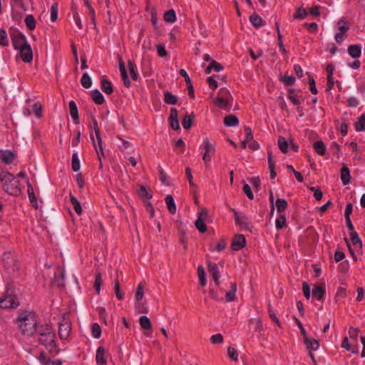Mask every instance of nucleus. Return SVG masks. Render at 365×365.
<instances>
[{
    "mask_svg": "<svg viewBox=\"0 0 365 365\" xmlns=\"http://www.w3.org/2000/svg\"><path fill=\"white\" fill-rule=\"evenodd\" d=\"M16 323L22 333L26 336L33 335L36 330L37 319L34 312L26 311L19 313Z\"/></svg>",
    "mask_w": 365,
    "mask_h": 365,
    "instance_id": "1",
    "label": "nucleus"
},
{
    "mask_svg": "<svg viewBox=\"0 0 365 365\" xmlns=\"http://www.w3.org/2000/svg\"><path fill=\"white\" fill-rule=\"evenodd\" d=\"M0 180L5 192L12 195L20 194L19 181L12 174L5 171L1 172Z\"/></svg>",
    "mask_w": 365,
    "mask_h": 365,
    "instance_id": "2",
    "label": "nucleus"
},
{
    "mask_svg": "<svg viewBox=\"0 0 365 365\" xmlns=\"http://www.w3.org/2000/svg\"><path fill=\"white\" fill-rule=\"evenodd\" d=\"M56 334L50 324L41 326L39 329V342L51 351L56 348Z\"/></svg>",
    "mask_w": 365,
    "mask_h": 365,
    "instance_id": "3",
    "label": "nucleus"
},
{
    "mask_svg": "<svg viewBox=\"0 0 365 365\" xmlns=\"http://www.w3.org/2000/svg\"><path fill=\"white\" fill-rule=\"evenodd\" d=\"M58 334L60 339L67 340L71 332V322L66 314L63 315L58 321Z\"/></svg>",
    "mask_w": 365,
    "mask_h": 365,
    "instance_id": "4",
    "label": "nucleus"
},
{
    "mask_svg": "<svg viewBox=\"0 0 365 365\" xmlns=\"http://www.w3.org/2000/svg\"><path fill=\"white\" fill-rule=\"evenodd\" d=\"M200 149L202 150V160L205 165L208 166L215 151L214 145L210 143L208 138H205L200 146Z\"/></svg>",
    "mask_w": 365,
    "mask_h": 365,
    "instance_id": "5",
    "label": "nucleus"
},
{
    "mask_svg": "<svg viewBox=\"0 0 365 365\" xmlns=\"http://www.w3.org/2000/svg\"><path fill=\"white\" fill-rule=\"evenodd\" d=\"M336 26L339 32L336 34L334 39L338 43H341L344 39L346 33L349 29V25L344 18H341L338 21Z\"/></svg>",
    "mask_w": 365,
    "mask_h": 365,
    "instance_id": "6",
    "label": "nucleus"
},
{
    "mask_svg": "<svg viewBox=\"0 0 365 365\" xmlns=\"http://www.w3.org/2000/svg\"><path fill=\"white\" fill-rule=\"evenodd\" d=\"M225 94H228V91L224 88L220 89L219 91L220 96L215 98L213 101L218 108L227 110L230 108V103L228 99L225 96Z\"/></svg>",
    "mask_w": 365,
    "mask_h": 365,
    "instance_id": "7",
    "label": "nucleus"
},
{
    "mask_svg": "<svg viewBox=\"0 0 365 365\" xmlns=\"http://www.w3.org/2000/svg\"><path fill=\"white\" fill-rule=\"evenodd\" d=\"M19 304L17 298L11 294L5 295L0 300V306L4 309H13L16 308Z\"/></svg>",
    "mask_w": 365,
    "mask_h": 365,
    "instance_id": "8",
    "label": "nucleus"
},
{
    "mask_svg": "<svg viewBox=\"0 0 365 365\" xmlns=\"http://www.w3.org/2000/svg\"><path fill=\"white\" fill-rule=\"evenodd\" d=\"M20 54L22 60L24 62H31L33 59V51L31 46L27 42H23V46H21Z\"/></svg>",
    "mask_w": 365,
    "mask_h": 365,
    "instance_id": "9",
    "label": "nucleus"
},
{
    "mask_svg": "<svg viewBox=\"0 0 365 365\" xmlns=\"http://www.w3.org/2000/svg\"><path fill=\"white\" fill-rule=\"evenodd\" d=\"M207 217V213L205 210H202L197 215V219L195 221V227L201 233H204L207 230V227L205 221Z\"/></svg>",
    "mask_w": 365,
    "mask_h": 365,
    "instance_id": "10",
    "label": "nucleus"
},
{
    "mask_svg": "<svg viewBox=\"0 0 365 365\" xmlns=\"http://www.w3.org/2000/svg\"><path fill=\"white\" fill-rule=\"evenodd\" d=\"M246 244V240L244 235H237L234 237L232 242V249L235 251H238L242 249Z\"/></svg>",
    "mask_w": 365,
    "mask_h": 365,
    "instance_id": "11",
    "label": "nucleus"
},
{
    "mask_svg": "<svg viewBox=\"0 0 365 365\" xmlns=\"http://www.w3.org/2000/svg\"><path fill=\"white\" fill-rule=\"evenodd\" d=\"M303 341L306 345V348L309 351V356L313 357L311 351H314L319 349V344L317 340L314 339H309L307 336H305L303 339Z\"/></svg>",
    "mask_w": 365,
    "mask_h": 365,
    "instance_id": "12",
    "label": "nucleus"
},
{
    "mask_svg": "<svg viewBox=\"0 0 365 365\" xmlns=\"http://www.w3.org/2000/svg\"><path fill=\"white\" fill-rule=\"evenodd\" d=\"M208 271L212 274V279L216 285L220 284V272L217 265L215 263L208 262Z\"/></svg>",
    "mask_w": 365,
    "mask_h": 365,
    "instance_id": "13",
    "label": "nucleus"
},
{
    "mask_svg": "<svg viewBox=\"0 0 365 365\" xmlns=\"http://www.w3.org/2000/svg\"><path fill=\"white\" fill-rule=\"evenodd\" d=\"M0 158L6 164H11L15 159V154L11 150H6L1 152Z\"/></svg>",
    "mask_w": 365,
    "mask_h": 365,
    "instance_id": "14",
    "label": "nucleus"
},
{
    "mask_svg": "<svg viewBox=\"0 0 365 365\" xmlns=\"http://www.w3.org/2000/svg\"><path fill=\"white\" fill-rule=\"evenodd\" d=\"M287 98L295 106L301 105L304 101L302 97L301 96H299L294 89H289L288 91Z\"/></svg>",
    "mask_w": 365,
    "mask_h": 365,
    "instance_id": "15",
    "label": "nucleus"
},
{
    "mask_svg": "<svg viewBox=\"0 0 365 365\" xmlns=\"http://www.w3.org/2000/svg\"><path fill=\"white\" fill-rule=\"evenodd\" d=\"M169 120L170 126L172 127L173 129H180V125L178 120V111L175 108H172L170 110V115Z\"/></svg>",
    "mask_w": 365,
    "mask_h": 365,
    "instance_id": "16",
    "label": "nucleus"
},
{
    "mask_svg": "<svg viewBox=\"0 0 365 365\" xmlns=\"http://www.w3.org/2000/svg\"><path fill=\"white\" fill-rule=\"evenodd\" d=\"M105 350L103 347L100 346L96 350V363L98 365H107L106 361L104 358Z\"/></svg>",
    "mask_w": 365,
    "mask_h": 365,
    "instance_id": "17",
    "label": "nucleus"
},
{
    "mask_svg": "<svg viewBox=\"0 0 365 365\" xmlns=\"http://www.w3.org/2000/svg\"><path fill=\"white\" fill-rule=\"evenodd\" d=\"M341 180L344 185L350 183V172L347 166L344 165L341 170Z\"/></svg>",
    "mask_w": 365,
    "mask_h": 365,
    "instance_id": "18",
    "label": "nucleus"
},
{
    "mask_svg": "<svg viewBox=\"0 0 365 365\" xmlns=\"http://www.w3.org/2000/svg\"><path fill=\"white\" fill-rule=\"evenodd\" d=\"M250 20L252 25L256 28H259L265 24V21H263L262 19L257 14H252L250 16Z\"/></svg>",
    "mask_w": 365,
    "mask_h": 365,
    "instance_id": "19",
    "label": "nucleus"
},
{
    "mask_svg": "<svg viewBox=\"0 0 365 365\" xmlns=\"http://www.w3.org/2000/svg\"><path fill=\"white\" fill-rule=\"evenodd\" d=\"M120 141V144L118 145V147L120 149L126 153H130L133 150V146L129 141H127L121 138H118Z\"/></svg>",
    "mask_w": 365,
    "mask_h": 365,
    "instance_id": "20",
    "label": "nucleus"
},
{
    "mask_svg": "<svg viewBox=\"0 0 365 365\" xmlns=\"http://www.w3.org/2000/svg\"><path fill=\"white\" fill-rule=\"evenodd\" d=\"M38 361L41 365H61V362L60 361H52L50 359H48L43 354H40L38 356Z\"/></svg>",
    "mask_w": 365,
    "mask_h": 365,
    "instance_id": "21",
    "label": "nucleus"
},
{
    "mask_svg": "<svg viewBox=\"0 0 365 365\" xmlns=\"http://www.w3.org/2000/svg\"><path fill=\"white\" fill-rule=\"evenodd\" d=\"M348 53L352 58H359L361 54V47L357 45H351L348 47Z\"/></svg>",
    "mask_w": 365,
    "mask_h": 365,
    "instance_id": "22",
    "label": "nucleus"
},
{
    "mask_svg": "<svg viewBox=\"0 0 365 365\" xmlns=\"http://www.w3.org/2000/svg\"><path fill=\"white\" fill-rule=\"evenodd\" d=\"M27 192H28L29 198V200H30V202H31V205L35 209H38L37 200L36 198V196H35V194H34V189H33L32 186L29 183L28 185Z\"/></svg>",
    "mask_w": 365,
    "mask_h": 365,
    "instance_id": "23",
    "label": "nucleus"
},
{
    "mask_svg": "<svg viewBox=\"0 0 365 365\" xmlns=\"http://www.w3.org/2000/svg\"><path fill=\"white\" fill-rule=\"evenodd\" d=\"M2 259L5 262V264L8 267H11L14 264L15 261L14 255L11 252H6L3 254Z\"/></svg>",
    "mask_w": 365,
    "mask_h": 365,
    "instance_id": "24",
    "label": "nucleus"
},
{
    "mask_svg": "<svg viewBox=\"0 0 365 365\" xmlns=\"http://www.w3.org/2000/svg\"><path fill=\"white\" fill-rule=\"evenodd\" d=\"M119 70H120L122 80L123 81V83H124L125 86L129 87L130 85V81L128 77L126 69H125V67L123 63H120Z\"/></svg>",
    "mask_w": 365,
    "mask_h": 365,
    "instance_id": "25",
    "label": "nucleus"
},
{
    "mask_svg": "<svg viewBox=\"0 0 365 365\" xmlns=\"http://www.w3.org/2000/svg\"><path fill=\"white\" fill-rule=\"evenodd\" d=\"M224 123L227 127H235L238 125L239 120L236 116L230 115L225 118Z\"/></svg>",
    "mask_w": 365,
    "mask_h": 365,
    "instance_id": "26",
    "label": "nucleus"
},
{
    "mask_svg": "<svg viewBox=\"0 0 365 365\" xmlns=\"http://www.w3.org/2000/svg\"><path fill=\"white\" fill-rule=\"evenodd\" d=\"M275 206L278 214L284 213V210L287 207V202L284 199L278 198L276 200Z\"/></svg>",
    "mask_w": 365,
    "mask_h": 365,
    "instance_id": "27",
    "label": "nucleus"
},
{
    "mask_svg": "<svg viewBox=\"0 0 365 365\" xmlns=\"http://www.w3.org/2000/svg\"><path fill=\"white\" fill-rule=\"evenodd\" d=\"M93 124L94 133L92 132L91 133H93L94 135V138L98 141V145L101 148V150L102 151V140H101V138L100 135V130L98 128L97 120L95 118L93 119Z\"/></svg>",
    "mask_w": 365,
    "mask_h": 365,
    "instance_id": "28",
    "label": "nucleus"
},
{
    "mask_svg": "<svg viewBox=\"0 0 365 365\" xmlns=\"http://www.w3.org/2000/svg\"><path fill=\"white\" fill-rule=\"evenodd\" d=\"M92 99L98 105L103 104L105 101L103 94L98 89L92 91Z\"/></svg>",
    "mask_w": 365,
    "mask_h": 365,
    "instance_id": "29",
    "label": "nucleus"
},
{
    "mask_svg": "<svg viewBox=\"0 0 365 365\" xmlns=\"http://www.w3.org/2000/svg\"><path fill=\"white\" fill-rule=\"evenodd\" d=\"M139 323L142 329L145 330H150L152 329V324L150 319L147 316H142L139 319Z\"/></svg>",
    "mask_w": 365,
    "mask_h": 365,
    "instance_id": "30",
    "label": "nucleus"
},
{
    "mask_svg": "<svg viewBox=\"0 0 365 365\" xmlns=\"http://www.w3.org/2000/svg\"><path fill=\"white\" fill-rule=\"evenodd\" d=\"M277 229H282L287 225V220L284 213L278 214V217L275 221Z\"/></svg>",
    "mask_w": 365,
    "mask_h": 365,
    "instance_id": "31",
    "label": "nucleus"
},
{
    "mask_svg": "<svg viewBox=\"0 0 365 365\" xmlns=\"http://www.w3.org/2000/svg\"><path fill=\"white\" fill-rule=\"evenodd\" d=\"M101 88L106 94H111L113 91L111 82L105 78L101 80Z\"/></svg>",
    "mask_w": 365,
    "mask_h": 365,
    "instance_id": "32",
    "label": "nucleus"
},
{
    "mask_svg": "<svg viewBox=\"0 0 365 365\" xmlns=\"http://www.w3.org/2000/svg\"><path fill=\"white\" fill-rule=\"evenodd\" d=\"M165 202L170 213L174 214L176 211V206L173 197L168 195L165 197Z\"/></svg>",
    "mask_w": 365,
    "mask_h": 365,
    "instance_id": "33",
    "label": "nucleus"
},
{
    "mask_svg": "<svg viewBox=\"0 0 365 365\" xmlns=\"http://www.w3.org/2000/svg\"><path fill=\"white\" fill-rule=\"evenodd\" d=\"M324 293L325 287L324 286H317L312 291L313 297L319 300L323 298Z\"/></svg>",
    "mask_w": 365,
    "mask_h": 365,
    "instance_id": "34",
    "label": "nucleus"
},
{
    "mask_svg": "<svg viewBox=\"0 0 365 365\" xmlns=\"http://www.w3.org/2000/svg\"><path fill=\"white\" fill-rule=\"evenodd\" d=\"M194 118H195V115L192 113L185 115L182 120V127L185 129L190 128Z\"/></svg>",
    "mask_w": 365,
    "mask_h": 365,
    "instance_id": "35",
    "label": "nucleus"
},
{
    "mask_svg": "<svg viewBox=\"0 0 365 365\" xmlns=\"http://www.w3.org/2000/svg\"><path fill=\"white\" fill-rule=\"evenodd\" d=\"M69 110H70V114L72 118L76 120V122L78 120V111L76 106V104L73 101H71L68 104Z\"/></svg>",
    "mask_w": 365,
    "mask_h": 365,
    "instance_id": "36",
    "label": "nucleus"
},
{
    "mask_svg": "<svg viewBox=\"0 0 365 365\" xmlns=\"http://www.w3.org/2000/svg\"><path fill=\"white\" fill-rule=\"evenodd\" d=\"M237 292V285L235 284H231V288L229 291L226 292V301L227 302H232L234 301Z\"/></svg>",
    "mask_w": 365,
    "mask_h": 365,
    "instance_id": "37",
    "label": "nucleus"
},
{
    "mask_svg": "<svg viewBox=\"0 0 365 365\" xmlns=\"http://www.w3.org/2000/svg\"><path fill=\"white\" fill-rule=\"evenodd\" d=\"M90 137L91 140L93 141V146L96 149L98 158L100 162H101V156H103V149L102 148V151L101 150L98 141L96 140V139H95L94 135L93 133H91ZM101 165H102V163H101Z\"/></svg>",
    "mask_w": 365,
    "mask_h": 365,
    "instance_id": "38",
    "label": "nucleus"
},
{
    "mask_svg": "<svg viewBox=\"0 0 365 365\" xmlns=\"http://www.w3.org/2000/svg\"><path fill=\"white\" fill-rule=\"evenodd\" d=\"M81 83L85 88H90L92 86V79L88 73H84L81 77Z\"/></svg>",
    "mask_w": 365,
    "mask_h": 365,
    "instance_id": "39",
    "label": "nucleus"
},
{
    "mask_svg": "<svg viewBox=\"0 0 365 365\" xmlns=\"http://www.w3.org/2000/svg\"><path fill=\"white\" fill-rule=\"evenodd\" d=\"M219 72L222 70V66L215 61H211L209 66L206 68V73H210L212 71Z\"/></svg>",
    "mask_w": 365,
    "mask_h": 365,
    "instance_id": "40",
    "label": "nucleus"
},
{
    "mask_svg": "<svg viewBox=\"0 0 365 365\" xmlns=\"http://www.w3.org/2000/svg\"><path fill=\"white\" fill-rule=\"evenodd\" d=\"M314 150L320 155H324L326 152V146L322 141H316L314 143Z\"/></svg>",
    "mask_w": 365,
    "mask_h": 365,
    "instance_id": "41",
    "label": "nucleus"
},
{
    "mask_svg": "<svg viewBox=\"0 0 365 365\" xmlns=\"http://www.w3.org/2000/svg\"><path fill=\"white\" fill-rule=\"evenodd\" d=\"M355 128L357 131L365 132V114H362L355 123Z\"/></svg>",
    "mask_w": 365,
    "mask_h": 365,
    "instance_id": "42",
    "label": "nucleus"
},
{
    "mask_svg": "<svg viewBox=\"0 0 365 365\" xmlns=\"http://www.w3.org/2000/svg\"><path fill=\"white\" fill-rule=\"evenodd\" d=\"M138 195L143 200H148L152 197L151 192L144 186H140L138 191Z\"/></svg>",
    "mask_w": 365,
    "mask_h": 365,
    "instance_id": "43",
    "label": "nucleus"
},
{
    "mask_svg": "<svg viewBox=\"0 0 365 365\" xmlns=\"http://www.w3.org/2000/svg\"><path fill=\"white\" fill-rule=\"evenodd\" d=\"M24 21L30 30H34L36 28V20L31 14L26 15Z\"/></svg>",
    "mask_w": 365,
    "mask_h": 365,
    "instance_id": "44",
    "label": "nucleus"
},
{
    "mask_svg": "<svg viewBox=\"0 0 365 365\" xmlns=\"http://www.w3.org/2000/svg\"><path fill=\"white\" fill-rule=\"evenodd\" d=\"M250 323L254 326L255 331H260L263 329L262 320L259 318H252L250 319Z\"/></svg>",
    "mask_w": 365,
    "mask_h": 365,
    "instance_id": "45",
    "label": "nucleus"
},
{
    "mask_svg": "<svg viewBox=\"0 0 365 365\" xmlns=\"http://www.w3.org/2000/svg\"><path fill=\"white\" fill-rule=\"evenodd\" d=\"M71 202L76 214L81 215L82 208L80 202L74 196L71 197Z\"/></svg>",
    "mask_w": 365,
    "mask_h": 365,
    "instance_id": "46",
    "label": "nucleus"
},
{
    "mask_svg": "<svg viewBox=\"0 0 365 365\" xmlns=\"http://www.w3.org/2000/svg\"><path fill=\"white\" fill-rule=\"evenodd\" d=\"M71 165H72V170L74 172H77L80 170V168H81L80 161H79V159L78 157V154L76 153H74L72 155Z\"/></svg>",
    "mask_w": 365,
    "mask_h": 365,
    "instance_id": "47",
    "label": "nucleus"
},
{
    "mask_svg": "<svg viewBox=\"0 0 365 365\" xmlns=\"http://www.w3.org/2000/svg\"><path fill=\"white\" fill-rule=\"evenodd\" d=\"M164 19L166 22L173 24L176 21L175 13L173 10H169L165 13Z\"/></svg>",
    "mask_w": 365,
    "mask_h": 365,
    "instance_id": "48",
    "label": "nucleus"
},
{
    "mask_svg": "<svg viewBox=\"0 0 365 365\" xmlns=\"http://www.w3.org/2000/svg\"><path fill=\"white\" fill-rule=\"evenodd\" d=\"M143 295H144L143 286L142 283H140L138 285V287H137V289H136V292L135 294V303H138L142 299Z\"/></svg>",
    "mask_w": 365,
    "mask_h": 365,
    "instance_id": "49",
    "label": "nucleus"
},
{
    "mask_svg": "<svg viewBox=\"0 0 365 365\" xmlns=\"http://www.w3.org/2000/svg\"><path fill=\"white\" fill-rule=\"evenodd\" d=\"M9 45V39L6 30L0 29V46H6Z\"/></svg>",
    "mask_w": 365,
    "mask_h": 365,
    "instance_id": "50",
    "label": "nucleus"
},
{
    "mask_svg": "<svg viewBox=\"0 0 365 365\" xmlns=\"http://www.w3.org/2000/svg\"><path fill=\"white\" fill-rule=\"evenodd\" d=\"M198 277L200 279V284L202 286H205L207 280L205 279V272L202 266H199L197 268Z\"/></svg>",
    "mask_w": 365,
    "mask_h": 365,
    "instance_id": "51",
    "label": "nucleus"
},
{
    "mask_svg": "<svg viewBox=\"0 0 365 365\" xmlns=\"http://www.w3.org/2000/svg\"><path fill=\"white\" fill-rule=\"evenodd\" d=\"M278 145L282 152L287 153L288 151V143L283 137H279L278 139Z\"/></svg>",
    "mask_w": 365,
    "mask_h": 365,
    "instance_id": "52",
    "label": "nucleus"
},
{
    "mask_svg": "<svg viewBox=\"0 0 365 365\" xmlns=\"http://www.w3.org/2000/svg\"><path fill=\"white\" fill-rule=\"evenodd\" d=\"M101 329L98 324L94 323L92 325V335L94 338L98 339L101 337Z\"/></svg>",
    "mask_w": 365,
    "mask_h": 365,
    "instance_id": "53",
    "label": "nucleus"
},
{
    "mask_svg": "<svg viewBox=\"0 0 365 365\" xmlns=\"http://www.w3.org/2000/svg\"><path fill=\"white\" fill-rule=\"evenodd\" d=\"M350 235H351L352 243L354 245L359 247V248H361L362 242H361V240H360V238L359 237L357 233L356 232H352L350 233Z\"/></svg>",
    "mask_w": 365,
    "mask_h": 365,
    "instance_id": "54",
    "label": "nucleus"
},
{
    "mask_svg": "<svg viewBox=\"0 0 365 365\" xmlns=\"http://www.w3.org/2000/svg\"><path fill=\"white\" fill-rule=\"evenodd\" d=\"M58 4H53L51 8V21L52 22H55L56 21L57 17H58Z\"/></svg>",
    "mask_w": 365,
    "mask_h": 365,
    "instance_id": "55",
    "label": "nucleus"
},
{
    "mask_svg": "<svg viewBox=\"0 0 365 365\" xmlns=\"http://www.w3.org/2000/svg\"><path fill=\"white\" fill-rule=\"evenodd\" d=\"M227 355L232 360H234L235 361H238V352L235 348L231 347V346L228 347L227 348Z\"/></svg>",
    "mask_w": 365,
    "mask_h": 365,
    "instance_id": "56",
    "label": "nucleus"
},
{
    "mask_svg": "<svg viewBox=\"0 0 365 365\" xmlns=\"http://www.w3.org/2000/svg\"><path fill=\"white\" fill-rule=\"evenodd\" d=\"M165 101L170 105H174L177 103V98L170 92H166L165 94Z\"/></svg>",
    "mask_w": 365,
    "mask_h": 365,
    "instance_id": "57",
    "label": "nucleus"
},
{
    "mask_svg": "<svg viewBox=\"0 0 365 365\" xmlns=\"http://www.w3.org/2000/svg\"><path fill=\"white\" fill-rule=\"evenodd\" d=\"M280 79L284 84L287 86H292L295 82V78L293 76L288 75L281 76Z\"/></svg>",
    "mask_w": 365,
    "mask_h": 365,
    "instance_id": "58",
    "label": "nucleus"
},
{
    "mask_svg": "<svg viewBox=\"0 0 365 365\" xmlns=\"http://www.w3.org/2000/svg\"><path fill=\"white\" fill-rule=\"evenodd\" d=\"M223 341V336L221 334H215L210 337V341L214 344H222Z\"/></svg>",
    "mask_w": 365,
    "mask_h": 365,
    "instance_id": "59",
    "label": "nucleus"
},
{
    "mask_svg": "<svg viewBox=\"0 0 365 365\" xmlns=\"http://www.w3.org/2000/svg\"><path fill=\"white\" fill-rule=\"evenodd\" d=\"M102 283V279L100 273H98L96 275V279L94 282V288L97 292V294H99L101 292V285Z\"/></svg>",
    "mask_w": 365,
    "mask_h": 365,
    "instance_id": "60",
    "label": "nucleus"
},
{
    "mask_svg": "<svg viewBox=\"0 0 365 365\" xmlns=\"http://www.w3.org/2000/svg\"><path fill=\"white\" fill-rule=\"evenodd\" d=\"M185 173H186V176H187V178L188 180L190 186L192 188H195L196 187V185L193 182V178H192V175L191 169L189 167H187L185 168Z\"/></svg>",
    "mask_w": 365,
    "mask_h": 365,
    "instance_id": "61",
    "label": "nucleus"
},
{
    "mask_svg": "<svg viewBox=\"0 0 365 365\" xmlns=\"http://www.w3.org/2000/svg\"><path fill=\"white\" fill-rule=\"evenodd\" d=\"M128 68H129V71L130 73V75L132 76V78L133 80L136 81L137 78H138V73H137L136 69H135V66L131 61L128 62Z\"/></svg>",
    "mask_w": 365,
    "mask_h": 365,
    "instance_id": "62",
    "label": "nucleus"
},
{
    "mask_svg": "<svg viewBox=\"0 0 365 365\" xmlns=\"http://www.w3.org/2000/svg\"><path fill=\"white\" fill-rule=\"evenodd\" d=\"M307 12L306 10L303 8H299L297 9L294 16L295 19L302 20L307 16Z\"/></svg>",
    "mask_w": 365,
    "mask_h": 365,
    "instance_id": "63",
    "label": "nucleus"
},
{
    "mask_svg": "<svg viewBox=\"0 0 365 365\" xmlns=\"http://www.w3.org/2000/svg\"><path fill=\"white\" fill-rule=\"evenodd\" d=\"M158 55L160 57H165L168 55V52L165 49V46L163 44H158L156 46Z\"/></svg>",
    "mask_w": 365,
    "mask_h": 365,
    "instance_id": "64",
    "label": "nucleus"
}]
</instances>
